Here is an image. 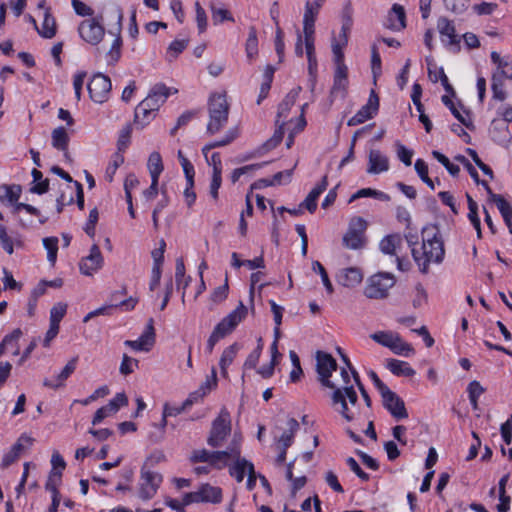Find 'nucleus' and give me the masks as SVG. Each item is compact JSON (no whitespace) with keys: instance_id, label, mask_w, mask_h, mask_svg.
Listing matches in <instances>:
<instances>
[{"instance_id":"obj_1","label":"nucleus","mask_w":512,"mask_h":512,"mask_svg":"<svg viewBox=\"0 0 512 512\" xmlns=\"http://www.w3.org/2000/svg\"><path fill=\"white\" fill-rule=\"evenodd\" d=\"M412 256L424 274L428 273L431 263L440 264L443 261L444 243L436 225L429 224L422 229V244L420 247H413Z\"/></svg>"},{"instance_id":"obj_2","label":"nucleus","mask_w":512,"mask_h":512,"mask_svg":"<svg viewBox=\"0 0 512 512\" xmlns=\"http://www.w3.org/2000/svg\"><path fill=\"white\" fill-rule=\"evenodd\" d=\"M209 121L207 133H218L227 123L229 116V104L224 93L213 94L208 103Z\"/></svg>"},{"instance_id":"obj_3","label":"nucleus","mask_w":512,"mask_h":512,"mask_svg":"<svg viewBox=\"0 0 512 512\" xmlns=\"http://www.w3.org/2000/svg\"><path fill=\"white\" fill-rule=\"evenodd\" d=\"M331 394L332 406L348 422L355 418L354 412L348 407V403L355 406L358 396L353 386L334 388Z\"/></svg>"},{"instance_id":"obj_4","label":"nucleus","mask_w":512,"mask_h":512,"mask_svg":"<svg viewBox=\"0 0 512 512\" xmlns=\"http://www.w3.org/2000/svg\"><path fill=\"white\" fill-rule=\"evenodd\" d=\"M395 285V277L391 273L379 272L372 275L365 286L364 294L370 299H383L388 291Z\"/></svg>"},{"instance_id":"obj_5","label":"nucleus","mask_w":512,"mask_h":512,"mask_svg":"<svg viewBox=\"0 0 512 512\" xmlns=\"http://www.w3.org/2000/svg\"><path fill=\"white\" fill-rule=\"evenodd\" d=\"M231 433L230 413L221 409L219 415L213 420L211 430L207 438V444L213 448L222 446L226 438Z\"/></svg>"},{"instance_id":"obj_6","label":"nucleus","mask_w":512,"mask_h":512,"mask_svg":"<svg viewBox=\"0 0 512 512\" xmlns=\"http://www.w3.org/2000/svg\"><path fill=\"white\" fill-rule=\"evenodd\" d=\"M162 482L163 476L159 472L152 471L144 465L141 468L138 483L139 498L143 501L152 499L156 495Z\"/></svg>"},{"instance_id":"obj_7","label":"nucleus","mask_w":512,"mask_h":512,"mask_svg":"<svg viewBox=\"0 0 512 512\" xmlns=\"http://www.w3.org/2000/svg\"><path fill=\"white\" fill-rule=\"evenodd\" d=\"M102 20V16L91 17L83 20L78 26V33L80 37L91 45L99 44L105 34Z\"/></svg>"},{"instance_id":"obj_8","label":"nucleus","mask_w":512,"mask_h":512,"mask_svg":"<svg viewBox=\"0 0 512 512\" xmlns=\"http://www.w3.org/2000/svg\"><path fill=\"white\" fill-rule=\"evenodd\" d=\"M366 221L361 217L352 219L347 232L344 234L342 242L347 249H361L365 244L364 231Z\"/></svg>"},{"instance_id":"obj_9","label":"nucleus","mask_w":512,"mask_h":512,"mask_svg":"<svg viewBox=\"0 0 512 512\" xmlns=\"http://www.w3.org/2000/svg\"><path fill=\"white\" fill-rule=\"evenodd\" d=\"M336 369L337 362L331 354L323 351L316 353V370L319 375V381L323 386L331 389L336 388V383L330 380L332 372Z\"/></svg>"},{"instance_id":"obj_10","label":"nucleus","mask_w":512,"mask_h":512,"mask_svg":"<svg viewBox=\"0 0 512 512\" xmlns=\"http://www.w3.org/2000/svg\"><path fill=\"white\" fill-rule=\"evenodd\" d=\"M247 308L242 302L239 303L237 308L224 317L212 331L219 339H223L234 331L236 326L245 318Z\"/></svg>"},{"instance_id":"obj_11","label":"nucleus","mask_w":512,"mask_h":512,"mask_svg":"<svg viewBox=\"0 0 512 512\" xmlns=\"http://www.w3.org/2000/svg\"><path fill=\"white\" fill-rule=\"evenodd\" d=\"M87 88L92 101L96 103H104L108 100L112 84L108 76L97 73L93 75Z\"/></svg>"},{"instance_id":"obj_12","label":"nucleus","mask_w":512,"mask_h":512,"mask_svg":"<svg viewBox=\"0 0 512 512\" xmlns=\"http://www.w3.org/2000/svg\"><path fill=\"white\" fill-rule=\"evenodd\" d=\"M111 16L116 21V26L110 33L115 35V39L111 45L110 50L107 52L108 63L115 64L121 57V47H122V21H123V11L120 7L116 6L110 10Z\"/></svg>"},{"instance_id":"obj_13","label":"nucleus","mask_w":512,"mask_h":512,"mask_svg":"<svg viewBox=\"0 0 512 512\" xmlns=\"http://www.w3.org/2000/svg\"><path fill=\"white\" fill-rule=\"evenodd\" d=\"M379 109V97L374 90H371L367 103L348 120V126H356L371 119Z\"/></svg>"},{"instance_id":"obj_14","label":"nucleus","mask_w":512,"mask_h":512,"mask_svg":"<svg viewBox=\"0 0 512 512\" xmlns=\"http://www.w3.org/2000/svg\"><path fill=\"white\" fill-rule=\"evenodd\" d=\"M381 397L383 406L396 420L406 419L408 417L404 401L391 389L386 391Z\"/></svg>"},{"instance_id":"obj_15","label":"nucleus","mask_w":512,"mask_h":512,"mask_svg":"<svg viewBox=\"0 0 512 512\" xmlns=\"http://www.w3.org/2000/svg\"><path fill=\"white\" fill-rule=\"evenodd\" d=\"M505 78L512 80V64L508 67L501 68L500 71L494 72L491 78L493 99L501 102L504 101L507 96L504 84Z\"/></svg>"},{"instance_id":"obj_16","label":"nucleus","mask_w":512,"mask_h":512,"mask_svg":"<svg viewBox=\"0 0 512 512\" xmlns=\"http://www.w3.org/2000/svg\"><path fill=\"white\" fill-rule=\"evenodd\" d=\"M103 256L99 247L94 244L90 248L89 255L82 258L79 263V269L82 274L91 276L103 266Z\"/></svg>"},{"instance_id":"obj_17","label":"nucleus","mask_w":512,"mask_h":512,"mask_svg":"<svg viewBox=\"0 0 512 512\" xmlns=\"http://www.w3.org/2000/svg\"><path fill=\"white\" fill-rule=\"evenodd\" d=\"M348 87V69L347 66H339L335 68L333 86L330 90V99L345 98Z\"/></svg>"},{"instance_id":"obj_18","label":"nucleus","mask_w":512,"mask_h":512,"mask_svg":"<svg viewBox=\"0 0 512 512\" xmlns=\"http://www.w3.org/2000/svg\"><path fill=\"white\" fill-rule=\"evenodd\" d=\"M491 139L498 145L508 148L512 142V135L510 133L507 123L494 119L489 128Z\"/></svg>"},{"instance_id":"obj_19","label":"nucleus","mask_w":512,"mask_h":512,"mask_svg":"<svg viewBox=\"0 0 512 512\" xmlns=\"http://www.w3.org/2000/svg\"><path fill=\"white\" fill-rule=\"evenodd\" d=\"M170 95V88L163 83L155 84L150 90L148 96L143 100V106L152 107L155 111L165 103Z\"/></svg>"},{"instance_id":"obj_20","label":"nucleus","mask_w":512,"mask_h":512,"mask_svg":"<svg viewBox=\"0 0 512 512\" xmlns=\"http://www.w3.org/2000/svg\"><path fill=\"white\" fill-rule=\"evenodd\" d=\"M239 454H241L240 445L234 439L227 450L211 452L210 465L217 469H222L226 466L228 458L239 456Z\"/></svg>"},{"instance_id":"obj_21","label":"nucleus","mask_w":512,"mask_h":512,"mask_svg":"<svg viewBox=\"0 0 512 512\" xmlns=\"http://www.w3.org/2000/svg\"><path fill=\"white\" fill-rule=\"evenodd\" d=\"M78 357H73L62 371L53 379H44L43 385L53 390H57L65 385V381L71 376V374L75 371L77 365Z\"/></svg>"},{"instance_id":"obj_22","label":"nucleus","mask_w":512,"mask_h":512,"mask_svg":"<svg viewBox=\"0 0 512 512\" xmlns=\"http://www.w3.org/2000/svg\"><path fill=\"white\" fill-rule=\"evenodd\" d=\"M217 385V376L215 368H212L211 378H207L206 381L196 391L189 394L187 399L183 402L186 408L190 407L194 403L203 399L208 392Z\"/></svg>"},{"instance_id":"obj_23","label":"nucleus","mask_w":512,"mask_h":512,"mask_svg":"<svg viewBox=\"0 0 512 512\" xmlns=\"http://www.w3.org/2000/svg\"><path fill=\"white\" fill-rule=\"evenodd\" d=\"M437 29L442 37V41L449 46L458 45L460 39L456 35L455 26L446 17H440L437 21Z\"/></svg>"},{"instance_id":"obj_24","label":"nucleus","mask_w":512,"mask_h":512,"mask_svg":"<svg viewBox=\"0 0 512 512\" xmlns=\"http://www.w3.org/2000/svg\"><path fill=\"white\" fill-rule=\"evenodd\" d=\"M389 169L388 158L377 149H371L368 156V168L369 174H379Z\"/></svg>"},{"instance_id":"obj_25","label":"nucleus","mask_w":512,"mask_h":512,"mask_svg":"<svg viewBox=\"0 0 512 512\" xmlns=\"http://www.w3.org/2000/svg\"><path fill=\"white\" fill-rule=\"evenodd\" d=\"M337 279L338 283L344 287H355L362 282L363 274L360 269L349 267L342 269Z\"/></svg>"},{"instance_id":"obj_26","label":"nucleus","mask_w":512,"mask_h":512,"mask_svg":"<svg viewBox=\"0 0 512 512\" xmlns=\"http://www.w3.org/2000/svg\"><path fill=\"white\" fill-rule=\"evenodd\" d=\"M301 91V87H297L292 89L286 97L282 100V102L278 106V112L276 117V124H279L282 121L286 122V118L296 102V99Z\"/></svg>"},{"instance_id":"obj_27","label":"nucleus","mask_w":512,"mask_h":512,"mask_svg":"<svg viewBox=\"0 0 512 512\" xmlns=\"http://www.w3.org/2000/svg\"><path fill=\"white\" fill-rule=\"evenodd\" d=\"M387 27L394 31H400L406 27V14L404 7L394 4L389 15Z\"/></svg>"},{"instance_id":"obj_28","label":"nucleus","mask_w":512,"mask_h":512,"mask_svg":"<svg viewBox=\"0 0 512 512\" xmlns=\"http://www.w3.org/2000/svg\"><path fill=\"white\" fill-rule=\"evenodd\" d=\"M299 430V423L295 418L287 420V429L277 440V448L288 449L292 443L296 432Z\"/></svg>"},{"instance_id":"obj_29","label":"nucleus","mask_w":512,"mask_h":512,"mask_svg":"<svg viewBox=\"0 0 512 512\" xmlns=\"http://www.w3.org/2000/svg\"><path fill=\"white\" fill-rule=\"evenodd\" d=\"M22 192V188L20 185L13 184L7 185L3 184L0 186V201L2 203H9L13 206V208L19 204L18 202L20 195Z\"/></svg>"},{"instance_id":"obj_30","label":"nucleus","mask_w":512,"mask_h":512,"mask_svg":"<svg viewBox=\"0 0 512 512\" xmlns=\"http://www.w3.org/2000/svg\"><path fill=\"white\" fill-rule=\"evenodd\" d=\"M325 1L326 0H315L313 3L309 1L306 2L303 16V27L315 28L317 15Z\"/></svg>"},{"instance_id":"obj_31","label":"nucleus","mask_w":512,"mask_h":512,"mask_svg":"<svg viewBox=\"0 0 512 512\" xmlns=\"http://www.w3.org/2000/svg\"><path fill=\"white\" fill-rule=\"evenodd\" d=\"M198 491L202 502L219 503L222 500V490L219 487L206 483L202 484Z\"/></svg>"},{"instance_id":"obj_32","label":"nucleus","mask_w":512,"mask_h":512,"mask_svg":"<svg viewBox=\"0 0 512 512\" xmlns=\"http://www.w3.org/2000/svg\"><path fill=\"white\" fill-rule=\"evenodd\" d=\"M386 367L396 376L413 377L415 370L405 361L389 359Z\"/></svg>"},{"instance_id":"obj_33","label":"nucleus","mask_w":512,"mask_h":512,"mask_svg":"<svg viewBox=\"0 0 512 512\" xmlns=\"http://www.w3.org/2000/svg\"><path fill=\"white\" fill-rule=\"evenodd\" d=\"M68 143L69 136L64 127H57L52 131V146L63 151L65 157H68Z\"/></svg>"},{"instance_id":"obj_34","label":"nucleus","mask_w":512,"mask_h":512,"mask_svg":"<svg viewBox=\"0 0 512 512\" xmlns=\"http://www.w3.org/2000/svg\"><path fill=\"white\" fill-rule=\"evenodd\" d=\"M238 351H239V345L237 343H234V344L228 346L223 351V353L220 357V361H219V366H220L221 374L223 377L228 376L227 368L234 361Z\"/></svg>"},{"instance_id":"obj_35","label":"nucleus","mask_w":512,"mask_h":512,"mask_svg":"<svg viewBox=\"0 0 512 512\" xmlns=\"http://www.w3.org/2000/svg\"><path fill=\"white\" fill-rule=\"evenodd\" d=\"M402 244V238L399 234H391L385 236L380 244V250L387 255H393L396 256V250L398 247H400Z\"/></svg>"},{"instance_id":"obj_36","label":"nucleus","mask_w":512,"mask_h":512,"mask_svg":"<svg viewBox=\"0 0 512 512\" xmlns=\"http://www.w3.org/2000/svg\"><path fill=\"white\" fill-rule=\"evenodd\" d=\"M493 202L501 213L510 233H512V206L504 199L503 196H493Z\"/></svg>"},{"instance_id":"obj_37","label":"nucleus","mask_w":512,"mask_h":512,"mask_svg":"<svg viewBox=\"0 0 512 512\" xmlns=\"http://www.w3.org/2000/svg\"><path fill=\"white\" fill-rule=\"evenodd\" d=\"M235 464L230 468V475L236 479L238 483L242 482L245 476V472L248 473V465H253L252 462L241 458V456H233Z\"/></svg>"},{"instance_id":"obj_38","label":"nucleus","mask_w":512,"mask_h":512,"mask_svg":"<svg viewBox=\"0 0 512 512\" xmlns=\"http://www.w3.org/2000/svg\"><path fill=\"white\" fill-rule=\"evenodd\" d=\"M33 183L30 192L34 194H44L49 190V179H43V174L38 169L34 168L31 172Z\"/></svg>"},{"instance_id":"obj_39","label":"nucleus","mask_w":512,"mask_h":512,"mask_svg":"<svg viewBox=\"0 0 512 512\" xmlns=\"http://www.w3.org/2000/svg\"><path fill=\"white\" fill-rule=\"evenodd\" d=\"M153 319L150 318L145 331L138 338V341L146 347V352L150 351L155 344V329L153 326Z\"/></svg>"},{"instance_id":"obj_40","label":"nucleus","mask_w":512,"mask_h":512,"mask_svg":"<svg viewBox=\"0 0 512 512\" xmlns=\"http://www.w3.org/2000/svg\"><path fill=\"white\" fill-rule=\"evenodd\" d=\"M397 355L409 356L414 353L413 347L406 343L398 333H396L394 340L389 348Z\"/></svg>"},{"instance_id":"obj_41","label":"nucleus","mask_w":512,"mask_h":512,"mask_svg":"<svg viewBox=\"0 0 512 512\" xmlns=\"http://www.w3.org/2000/svg\"><path fill=\"white\" fill-rule=\"evenodd\" d=\"M245 51L247 57L251 60L255 58L258 54V39H257V31L254 26L249 28L248 38L245 44Z\"/></svg>"},{"instance_id":"obj_42","label":"nucleus","mask_w":512,"mask_h":512,"mask_svg":"<svg viewBox=\"0 0 512 512\" xmlns=\"http://www.w3.org/2000/svg\"><path fill=\"white\" fill-rule=\"evenodd\" d=\"M147 166L151 178L159 179V176L163 171L161 155L158 152H152L148 158Z\"/></svg>"},{"instance_id":"obj_43","label":"nucleus","mask_w":512,"mask_h":512,"mask_svg":"<svg viewBox=\"0 0 512 512\" xmlns=\"http://www.w3.org/2000/svg\"><path fill=\"white\" fill-rule=\"evenodd\" d=\"M38 33L47 39H51L56 34V22L54 17L51 16V14L46 11L44 15V20L42 23V29H38Z\"/></svg>"},{"instance_id":"obj_44","label":"nucleus","mask_w":512,"mask_h":512,"mask_svg":"<svg viewBox=\"0 0 512 512\" xmlns=\"http://www.w3.org/2000/svg\"><path fill=\"white\" fill-rule=\"evenodd\" d=\"M175 281L177 288H183L184 290L188 287L191 277L185 276V265L182 258H178L176 260V267H175Z\"/></svg>"},{"instance_id":"obj_45","label":"nucleus","mask_w":512,"mask_h":512,"mask_svg":"<svg viewBox=\"0 0 512 512\" xmlns=\"http://www.w3.org/2000/svg\"><path fill=\"white\" fill-rule=\"evenodd\" d=\"M362 197H374L376 199L382 201H389L390 196L384 192L372 189V188H363L358 190L355 194H353L349 200V202H353L354 200Z\"/></svg>"},{"instance_id":"obj_46","label":"nucleus","mask_w":512,"mask_h":512,"mask_svg":"<svg viewBox=\"0 0 512 512\" xmlns=\"http://www.w3.org/2000/svg\"><path fill=\"white\" fill-rule=\"evenodd\" d=\"M155 110L149 106H143L141 101L135 109V121H141L142 125H146L155 116Z\"/></svg>"},{"instance_id":"obj_47","label":"nucleus","mask_w":512,"mask_h":512,"mask_svg":"<svg viewBox=\"0 0 512 512\" xmlns=\"http://www.w3.org/2000/svg\"><path fill=\"white\" fill-rule=\"evenodd\" d=\"M21 210H24L28 214L37 217L40 224H45L48 221V217L42 215L38 208L30 204L19 203L13 208L12 212L13 214H19Z\"/></svg>"},{"instance_id":"obj_48","label":"nucleus","mask_w":512,"mask_h":512,"mask_svg":"<svg viewBox=\"0 0 512 512\" xmlns=\"http://www.w3.org/2000/svg\"><path fill=\"white\" fill-rule=\"evenodd\" d=\"M442 102L450 109L451 113L461 124L466 126L468 129L473 128L471 120L467 119L460 113V111L456 108L452 100L447 95L442 96Z\"/></svg>"},{"instance_id":"obj_49","label":"nucleus","mask_w":512,"mask_h":512,"mask_svg":"<svg viewBox=\"0 0 512 512\" xmlns=\"http://www.w3.org/2000/svg\"><path fill=\"white\" fill-rule=\"evenodd\" d=\"M43 245L47 250V259L51 264H54L57 259L58 252V238L46 237L43 239Z\"/></svg>"},{"instance_id":"obj_50","label":"nucleus","mask_w":512,"mask_h":512,"mask_svg":"<svg viewBox=\"0 0 512 512\" xmlns=\"http://www.w3.org/2000/svg\"><path fill=\"white\" fill-rule=\"evenodd\" d=\"M285 124H286L285 121H282L279 124H276L277 125V129L275 130L273 136L270 139H268L263 144L262 148L265 151H268V150H271V149L275 148L282 141L283 136H284L283 127H284Z\"/></svg>"},{"instance_id":"obj_51","label":"nucleus","mask_w":512,"mask_h":512,"mask_svg":"<svg viewBox=\"0 0 512 512\" xmlns=\"http://www.w3.org/2000/svg\"><path fill=\"white\" fill-rule=\"evenodd\" d=\"M285 124H286L285 121H282L279 124H276L277 125V129L275 130L273 136L270 139H268L263 144L262 148L265 151H268V150H271V149L275 148L282 141L283 136H284L283 127H284Z\"/></svg>"},{"instance_id":"obj_52","label":"nucleus","mask_w":512,"mask_h":512,"mask_svg":"<svg viewBox=\"0 0 512 512\" xmlns=\"http://www.w3.org/2000/svg\"><path fill=\"white\" fill-rule=\"evenodd\" d=\"M414 167L420 179L434 190V181L428 176V166L426 162L422 159H417Z\"/></svg>"},{"instance_id":"obj_53","label":"nucleus","mask_w":512,"mask_h":512,"mask_svg":"<svg viewBox=\"0 0 512 512\" xmlns=\"http://www.w3.org/2000/svg\"><path fill=\"white\" fill-rule=\"evenodd\" d=\"M273 20L276 25V35H275V50L279 57V62L283 60L284 57V50H285V44H284V33L282 29L279 26V22L276 17H273Z\"/></svg>"},{"instance_id":"obj_54","label":"nucleus","mask_w":512,"mask_h":512,"mask_svg":"<svg viewBox=\"0 0 512 512\" xmlns=\"http://www.w3.org/2000/svg\"><path fill=\"white\" fill-rule=\"evenodd\" d=\"M67 311V304L58 302L50 310V323L60 325Z\"/></svg>"},{"instance_id":"obj_55","label":"nucleus","mask_w":512,"mask_h":512,"mask_svg":"<svg viewBox=\"0 0 512 512\" xmlns=\"http://www.w3.org/2000/svg\"><path fill=\"white\" fill-rule=\"evenodd\" d=\"M444 5L447 10L455 14H462L468 9L470 0H444Z\"/></svg>"},{"instance_id":"obj_56","label":"nucleus","mask_w":512,"mask_h":512,"mask_svg":"<svg viewBox=\"0 0 512 512\" xmlns=\"http://www.w3.org/2000/svg\"><path fill=\"white\" fill-rule=\"evenodd\" d=\"M124 162V157L121 153H116L112 159V161L109 163V165L106 168L105 171V178L107 181L112 182L113 177L119 168L120 165H122Z\"/></svg>"},{"instance_id":"obj_57","label":"nucleus","mask_w":512,"mask_h":512,"mask_svg":"<svg viewBox=\"0 0 512 512\" xmlns=\"http://www.w3.org/2000/svg\"><path fill=\"white\" fill-rule=\"evenodd\" d=\"M396 333L392 331H379L373 333L370 337L378 344L390 348L392 341L395 338Z\"/></svg>"},{"instance_id":"obj_58","label":"nucleus","mask_w":512,"mask_h":512,"mask_svg":"<svg viewBox=\"0 0 512 512\" xmlns=\"http://www.w3.org/2000/svg\"><path fill=\"white\" fill-rule=\"evenodd\" d=\"M61 472L58 471H50L48 480L45 484L46 490L50 491L52 495H59L58 486L61 483Z\"/></svg>"},{"instance_id":"obj_59","label":"nucleus","mask_w":512,"mask_h":512,"mask_svg":"<svg viewBox=\"0 0 512 512\" xmlns=\"http://www.w3.org/2000/svg\"><path fill=\"white\" fill-rule=\"evenodd\" d=\"M34 443V438L27 435L26 433L22 434L15 444L12 446L13 450L21 455L23 452L29 450Z\"/></svg>"},{"instance_id":"obj_60","label":"nucleus","mask_w":512,"mask_h":512,"mask_svg":"<svg viewBox=\"0 0 512 512\" xmlns=\"http://www.w3.org/2000/svg\"><path fill=\"white\" fill-rule=\"evenodd\" d=\"M312 269H313L314 272L320 274L322 282H323V285L326 288V291L329 294H332L333 293V285H332V283H331V281H330V279L328 277V274H327L326 269L324 268V266L319 261H314L312 263Z\"/></svg>"},{"instance_id":"obj_61","label":"nucleus","mask_w":512,"mask_h":512,"mask_svg":"<svg viewBox=\"0 0 512 512\" xmlns=\"http://www.w3.org/2000/svg\"><path fill=\"white\" fill-rule=\"evenodd\" d=\"M261 342V339H259ZM262 352V344L258 343L257 347L248 355L246 361L243 364V369H254L256 368Z\"/></svg>"},{"instance_id":"obj_62","label":"nucleus","mask_w":512,"mask_h":512,"mask_svg":"<svg viewBox=\"0 0 512 512\" xmlns=\"http://www.w3.org/2000/svg\"><path fill=\"white\" fill-rule=\"evenodd\" d=\"M303 33H304V40H305L306 55L307 56L315 55V47H314L315 28L303 27Z\"/></svg>"},{"instance_id":"obj_63","label":"nucleus","mask_w":512,"mask_h":512,"mask_svg":"<svg viewBox=\"0 0 512 512\" xmlns=\"http://www.w3.org/2000/svg\"><path fill=\"white\" fill-rule=\"evenodd\" d=\"M128 404V398L125 393H117L113 399L106 405L108 410L113 414L116 413L121 407Z\"/></svg>"},{"instance_id":"obj_64","label":"nucleus","mask_w":512,"mask_h":512,"mask_svg":"<svg viewBox=\"0 0 512 512\" xmlns=\"http://www.w3.org/2000/svg\"><path fill=\"white\" fill-rule=\"evenodd\" d=\"M137 366V359L131 358L127 354H124L122 357V362L120 364V373L123 375H129L134 371V368Z\"/></svg>"}]
</instances>
